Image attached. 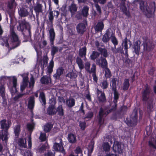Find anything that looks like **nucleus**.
<instances>
[{"mask_svg":"<svg viewBox=\"0 0 156 156\" xmlns=\"http://www.w3.org/2000/svg\"><path fill=\"white\" fill-rule=\"evenodd\" d=\"M105 76L106 78H109L111 76V72L109 69L107 67L104 68Z\"/></svg>","mask_w":156,"mask_h":156,"instance_id":"de8ad7c7","label":"nucleus"},{"mask_svg":"<svg viewBox=\"0 0 156 156\" xmlns=\"http://www.w3.org/2000/svg\"><path fill=\"white\" fill-rule=\"evenodd\" d=\"M24 156H32L31 153L30 151H27L24 154Z\"/></svg>","mask_w":156,"mask_h":156,"instance_id":"774afa93","label":"nucleus"},{"mask_svg":"<svg viewBox=\"0 0 156 156\" xmlns=\"http://www.w3.org/2000/svg\"><path fill=\"white\" fill-rule=\"evenodd\" d=\"M149 145L156 149V135L151 139V141L149 142Z\"/></svg>","mask_w":156,"mask_h":156,"instance_id":"c85d7f7f","label":"nucleus"},{"mask_svg":"<svg viewBox=\"0 0 156 156\" xmlns=\"http://www.w3.org/2000/svg\"><path fill=\"white\" fill-rule=\"evenodd\" d=\"M97 63L103 68L107 67L108 65L106 59L101 57L100 59L96 60Z\"/></svg>","mask_w":156,"mask_h":156,"instance_id":"2eb2a0df","label":"nucleus"},{"mask_svg":"<svg viewBox=\"0 0 156 156\" xmlns=\"http://www.w3.org/2000/svg\"><path fill=\"white\" fill-rule=\"evenodd\" d=\"M39 139L42 141H45L47 139L46 134L44 133H41Z\"/></svg>","mask_w":156,"mask_h":156,"instance_id":"5fc2aeb1","label":"nucleus"},{"mask_svg":"<svg viewBox=\"0 0 156 156\" xmlns=\"http://www.w3.org/2000/svg\"><path fill=\"white\" fill-rule=\"evenodd\" d=\"M154 103L153 102L150 103H148L147 105V110L148 112H151L153 111L154 109Z\"/></svg>","mask_w":156,"mask_h":156,"instance_id":"3c124183","label":"nucleus"},{"mask_svg":"<svg viewBox=\"0 0 156 156\" xmlns=\"http://www.w3.org/2000/svg\"><path fill=\"white\" fill-rule=\"evenodd\" d=\"M57 112L58 114L61 116L64 115V110L62 105H59L56 109V112Z\"/></svg>","mask_w":156,"mask_h":156,"instance_id":"4c0bfd02","label":"nucleus"},{"mask_svg":"<svg viewBox=\"0 0 156 156\" xmlns=\"http://www.w3.org/2000/svg\"><path fill=\"white\" fill-rule=\"evenodd\" d=\"M141 42L139 40H138L134 42L133 48L134 51L138 55H139L140 51V44Z\"/></svg>","mask_w":156,"mask_h":156,"instance_id":"f8f14e48","label":"nucleus"},{"mask_svg":"<svg viewBox=\"0 0 156 156\" xmlns=\"http://www.w3.org/2000/svg\"><path fill=\"white\" fill-rule=\"evenodd\" d=\"M80 126L81 129L84 130L86 127V124L84 122H80Z\"/></svg>","mask_w":156,"mask_h":156,"instance_id":"338daca9","label":"nucleus"},{"mask_svg":"<svg viewBox=\"0 0 156 156\" xmlns=\"http://www.w3.org/2000/svg\"><path fill=\"white\" fill-rule=\"evenodd\" d=\"M76 62L77 64L79 69L81 70L84 68V65L83 64V62L81 58L79 57H77L76 59Z\"/></svg>","mask_w":156,"mask_h":156,"instance_id":"b1692460","label":"nucleus"},{"mask_svg":"<svg viewBox=\"0 0 156 156\" xmlns=\"http://www.w3.org/2000/svg\"><path fill=\"white\" fill-rule=\"evenodd\" d=\"M97 94L99 101L104 102L105 101L106 99L105 94L103 92L97 89Z\"/></svg>","mask_w":156,"mask_h":156,"instance_id":"f3484780","label":"nucleus"},{"mask_svg":"<svg viewBox=\"0 0 156 156\" xmlns=\"http://www.w3.org/2000/svg\"><path fill=\"white\" fill-rule=\"evenodd\" d=\"M86 48L85 47H83L79 50V55L81 57L85 55L86 54Z\"/></svg>","mask_w":156,"mask_h":156,"instance_id":"a18cd8bd","label":"nucleus"},{"mask_svg":"<svg viewBox=\"0 0 156 156\" xmlns=\"http://www.w3.org/2000/svg\"><path fill=\"white\" fill-rule=\"evenodd\" d=\"M58 51V49L57 47H53L52 48L51 51V55L53 57H54V55L56 52Z\"/></svg>","mask_w":156,"mask_h":156,"instance_id":"864d4df0","label":"nucleus"},{"mask_svg":"<svg viewBox=\"0 0 156 156\" xmlns=\"http://www.w3.org/2000/svg\"><path fill=\"white\" fill-rule=\"evenodd\" d=\"M1 80V79H0V81ZM4 92H5V87L4 85L3 84L0 83V95H1L2 97H3L4 95Z\"/></svg>","mask_w":156,"mask_h":156,"instance_id":"37998d69","label":"nucleus"},{"mask_svg":"<svg viewBox=\"0 0 156 156\" xmlns=\"http://www.w3.org/2000/svg\"><path fill=\"white\" fill-rule=\"evenodd\" d=\"M93 115V112H88L87 115V116L85 118H88V119H90L91 118Z\"/></svg>","mask_w":156,"mask_h":156,"instance_id":"0e129e2a","label":"nucleus"},{"mask_svg":"<svg viewBox=\"0 0 156 156\" xmlns=\"http://www.w3.org/2000/svg\"><path fill=\"white\" fill-rule=\"evenodd\" d=\"M151 90L149 87L146 85L142 92V100L144 101H147L149 98V94Z\"/></svg>","mask_w":156,"mask_h":156,"instance_id":"6e6552de","label":"nucleus"},{"mask_svg":"<svg viewBox=\"0 0 156 156\" xmlns=\"http://www.w3.org/2000/svg\"><path fill=\"white\" fill-rule=\"evenodd\" d=\"M121 9L122 12L126 15L127 16H129L130 15V13L127 10L126 7L124 5L122 6L121 7Z\"/></svg>","mask_w":156,"mask_h":156,"instance_id":"8fccbe9b","label":"nucleus"},{"mask_svg":"<svg viewBox=\"0 0 156 156\" xmlns=\"http://www.w3.org/2000/svg\"><path fill=\"white\" fill-rule=\"evenodd\" d=\"M68 140L69 142L74 143L76 141V137L74 134H70L68 135Z\"/></svg>","mask_w":156,"mask_h":156,"instance_id":"c756f323","label":"nucleus"},{"mask_svg":"<svg viewBox=\"0 0 156 156\" xmlns=\"http://www.w3.org/2000/svg\"><path fill=\"white\" fill-rule=\"evenodd\" d=\"M26 140L25 138L20 139L18 142L19 145L20 147H26Z\"/></svg>","mask_w":156,"mask_h":156,"instance_id":"f704fd0d","label":"nucleus"},{"mask_svg":"<svg viewBox=\"0 0 156 156\" xmlns=\"http://www.w3.org/2000/svg\"><path fill=\"white\" fill-rule=\"evenodd\" d=\"M20 126L19 125L16 126L14 129V132L16 136H18L19 133L20 131Z\"/></svg>","mask_w":156,"mask_h":156,"instance_id":"09e8293b","label":"nucleus"},{"mask_svg":"<svg viewBox=\"0 0 156 156\" xmlns=\"http://www.w3.org/2000/svg\"><path fill=\"white\" fill-rule=\"evenodd\" d=\"M42 5L40 4H38L34 7V10L37 14L42 12Z\"/></svg>","mask_w":156,"mask_h":156,"instance_id":"cd10ccee","label":"nucleus"},{"mask_svg":"<svg viewBox=\"0 0 156 156\" xmlns=\"http://www.w3.org/2000/svg\"><path fill=\"white\" fill-rule=\"evenodd\" d=\"M28 108L31 110L34 108L35 105V100L34 96L29 97L27 100Z\"/></svg>","mask_w":156,"mask_h":156,"instance_id":"ddd939ff","label":"nucleus"},{"mask_svg":"<svg viewBox=\"0 0 156 156\" xmlns=\"http://www.w3.org/2000/svg\"><path fill=\"white\" fill-rule=\"evenodd\" d=\"M0 42H1V44L2 45H5L8 48H9V45L8 43L7 37H4L3 38H1Z\"/></svg>","mask_w":156,"mask_h":156,"instance_id":"c9c22d12","label":"nucleus"},{"mask_svg":"<svg viewBox=\"0 0 156 156\" xmlns=\"http://www.w3.org/2000/svg\"><path fill=\"white\" fill-rule=\"evenodd\" d=\"M19 14L21 17H24L27 16L29 12L27 9L22 8L19 11Z\"/></svg>","mask_w":156,"mask_h":156,"instance_id":"5701e85b","label":"nucleus"},{"mask_svg":"<svg viewBox=\"0 0 156 156\" xmlns=\"http://www.w3.org/2000/svg\"><path fill=\"white\" fill-rule=\"evenodd\" d=\"M106 114L104 113L103 110L102 108H101L99 113V122L101 126L104 123V117L105 116Z\"/></svg>","mask_w":156,"mask_h":156,"instance_id":"6ab92c4d","label":"nucleus"},{"mask_svg":"<svg viewBox=\"0 0 156 156\" xmlns=\"http://www.w3.org/2000/svg\"><path fill=\"white\" fill-rule=\"evenodd\" d=\"M135 115L134 116V119H133V122L134 123H133V124L132 125V124H130L131 126H132L134 125H136L137 122V113L136 112H135Z\"/></svg>","mask_w":156,"mask_h":156,"instance_id":"052dcab7","label":"nucleus"},{"mask_svg":"<svg viewBox=\"0 0 156 156\" xmlns=\"http://www.w3.org/2000/svg\"><path fill=\"white\" fill-rule=\"evenodd\" d=\"M52 126H53L52 124L48 123L44 126V130L46 132H48L51 130Z\"/></svg>","mask_w":156,"mask_h":156,"instance_id":"a19ab883","label":"nucleus"},{"mask_svg":"<svg viewBox=\"0 0 156 156\" xmlns=\"http://www.w3.org/2000/svg\"><path fill=\"white\" fill-rule=\"evenodd\" d=\"M104 24L102 22H99L95 26L94 29L96 31L101 32L103 29Z\"/></svg>","mask_w":156,"mask_h":156,"instance_id":"412c9836","label":"nucleus"},{"mask_svg":"<svg viewBox=\"0 0 156 156\" xmlns=\"http://www.w3.org/2000/svg\"><path fill=\"white\" fill-rule=\"evenodd\" d=\"M49 33L51 43V44H53V41L55 39V33L53 28H51L49 30Z\"/></svg>","mask_w":156,"mask_h":156,"instance_id":"4be33fe9","label":"nucleus"},{"mask_svg":"<svg viewBox=\"0 0 156 156\" xmlns=\"http://www.w3.org/2000/svg\"><path fill=\"white\" fill-rule=\"evenodd\" d=\"M54 66V62L52 60H51L49 63V65L48 67V71L49 73H51L53 71V68Z\"/></svg>","mask_w":156,"mask_h":156,"instance_id":"ea45409f","label":"nucleus"},{"mask_svg":"<svg viewBox=\"0 0 156 156\" xmlns=\"http://www.w3.org/2000/svg\"><path fill=\"white\" fill-rule=\"evenodd\" d=\"M112 149L115 152L121 153L122 152V149L120 143L118 141H115L112 147Z\"/></svg>","mask_w":156,"mask_h":156,"instance_id":"9b49d317","label":"nucleus"},{"mask_svg":"<svg viewBox=\"0 0 156 156\" xmlns=\"http://www.w3.org/2000/svg\"><path fill=\"white\" fill-rule=\"evenodd\" d=\"M64 69L62 68H59L57 70L56 73L53 76L55 79H59L60 76L63 73Z\"/></svg>","mask_w":156,"mask_h":156,"instance_id":"393cba45","label":"nucleus"},{"mask_svg":"<svg viewBox=\"0 0 156 156\" xmlns=\"http://www.w3.org/2000/svg\"><path fill=\"white\" fill-rule=\"evenodd\" d=\"M66 77H68L70 78H75L76 76V74L73 72H70L68 73L66 75Z\"/></svg>","mask_w":156,"mask_h":156,"instance_id":"13d9d810","label":"nucleus"},{"mask_svg":"<svg viewBox=\"0 0 156 156\" xmlns=\"http://www.w3.org/2000/svg\"><path fill=\"white\" fill-rule=\"evenodd\" d=\"M11 122L4 119L0 121V125L2 130L0 131V139L2 140H7L8 138V130L10 127Z\"/></svg>","mask_w":156,"mask_h":156,"instance_id":"f257e3e1","label":"nucleus"},{"mask_svg":"<svg viewBox=\"0 0 156 156\" xmlns=\"http://www.w3.org/2000/svg\"><path fill=\"white\" fill-rule=\"evenodd\" d=\"M28 75V73H27L20 74L23 78V81L20 85V90L21 92H23L27 86Z\"/></svg>","mask_w":156,"mask_h":156,"instance_id":"423d86ee","label":"nucleus"},{"mask_svg":"<svg viewBox=\"0 0 156 156\" xmlns=\"http://www.w3.org/2000/svg\"><path fill=\"white\" fill-rule=\"evenodd\" d=\"M40 100L42 105H45L46 102L45 95L43 92H41L39 96Z\"/></svg>","mask_w":156,"mask_h":156,"instance_id":"72a5a7b5","label":"nucleus"},{"mask_svg":"<svg viewBox=\"0 0 156 156\" xmlns=\"http://www.w3.org/2000/svg\"><path fill=\"white\" fill-rule=\"evenodd\" d=\"M66 104L69 107H72L74 105L75 100L72 98L67 99L66 102Z\"/></svg>","mask_w":156,"mask_h":156,"instance_id":"7c9ffc66","label":"nucleus"},{"mask_svg":"<svg viewBox=\"0 0 156 156\" xmlns=\"http://www.w3.org/2000/svg\"><path fill=\"white\" fill-rule=\"evenodd\" d=\"M49 20L52 22L53 19V11H51L49 12V15L48 16Z\"/></svg>","mask_w":156,"mask_h":156,"instance_id":"680f3d73","label":"nucleus"},{"mask_svg":"<svg viewBox=\"0 0 156 156\" xmlns=\"http://www.w3.org/2000/svg\"><path fill=\"white\" fill-rule=\"evenodd\" d=\"M77 7L76 5L73 3L71 4L69 7V10L72 15L73 14L74 12L77 10Z\"/></svg>","mask_w":156,"mask_h":156,"instance_id":"2f4dec72","label":"nucleus"},{"mask_svg":"<svg viewBox=\"0 0 156 156\" xmlns=\"http://www.w3.org/2000/svg\"><path fill=\"white\" fill-rule=\"evenodd\" d=\"M103 147L104 150L106 152L109 151L110 148V146L108 143H104L103 145Z\"/></svg>","mask_w":156,"mask_h":156,"instance_id":"c03bdc74","label":"nucleus"},{"mask_svg":"<svg viewBox=\"0 0 156 156\" xmlns=\"http://www.w3.org/2000/svg\"><path fill=\"white\" fill-rule=\"evenodd\" d=\"M90 63L88 62H86L85 64V68L86 69L88 72H90Z\"/></svg>","mask_w":156,"mask_h":156,"instance_id":"e2e57ef3","label":"nucleus"},{"mask_svg":"<svg viewBox=\"0 0 156 156\" xmlns=\"http://www.w3.org/2000/svg\"><path fill=\"white\" fill-rule=\"evenodd\" d=\"M140 9L147 16V17L150 18L153 16L155 11L154 4L153 6H150L148 7L145 2H141L140 3Z\"/></svg>","mask_w":156,"mask_h":156,"instance_id":"f03ea898","label":"nucleus"},{"mask_svg":"<svg viewBox=\"0 0 156 156\" xmlns=\"http://www.w3.org/2000/svg\"><path fill=\"white\" fill-rule=\"evenodd\" d=\"M124 47V49L126 51H127L128 47L127 45V40L126 38H125L124 40L122 43Z\"/></svg>","mask_w":156,"mask_h":156,"instance_id":"4d7b16f0","label":"nucleus"},{"mask_svg":"<svg viewBox=\"0 0 156 156\" xmlns=\"http://www.w3.org/2000/svg\"><path fill=\"white\" fill-rule=\"evenodd\" d=\"M89 7L87 6H84L83 7L81 11V14L84 17H86L88 15V11Z\"/></svg>","mask_w":156,"mask_h":156,"instance_id":"a878e982","label":"nucleus"},{"mask_svg":"<svg viewBox=\"0 0 156 156\" xmlns=\"http://www.w3.org/2000/svg\"><path fill=\"white\" fill-rule=\"evenodd\" d=\"M29 26V24L25 21H20L17 29L18 30L23 31L24 29L26 28Z\"/></svg>","mask_w":156,"mask_h":156,"instance_id":"dca6fc26","label":"nucleus"},{"mask_svg":"<svg viewBox=\"0 0 156 156\" xmlns=\"http://www.w3.org/2000/svg\"><path fill=\"white\" fill-rule=\"evenodd\" d=\"M11 39V42L13 44H17L15 47H17L19 44V41L18 37L14 31L11 30L10 31Z\"/></svg>","mask_w":156,"mask_h":156,"instance_id":"9d476101","label":"nucleus"},{"mask_svg":"<svg viewBox=\"0 0 156 156\" xmlns=\"http://www.w3.org/2000/svg\"><path fill=\"white\" fill-rule=\"evenodd\" d=\"M129 86V80L128 79H125L124 82L123 89L124 90L128 89Z\"/></svg>","mask_w":156,"mask_h":156,"instance_id":"e433bc0d","label":"nucleus"},{"mask_svg":"<svg viewBox=\"0 0 156 156\" xmlns=\"http://www.w3.org/2000/svg\"><path fill=\"white\" fill-rule=\"evenodd\" d=\"M100 86L103 89L107 88L108 84L106 80H104L100 81Z\"/></svg>","mask_w":156,"mask_h":156,"instance_id":"473e14b6","label":"nucleus"},{"mask_svg":"<svg viewBox=\"0 0 156 156\" xmlns=\"http://www.w3.org/2000/svg\"><path fill=\"white\" fill-rule=\"evenodd\" d=\"M41 82L42 83L48 84L51 82V79L50 76L43 77L41 79Z\"/></svg>","mask_w":156,"mask_h":156,"instance_id":"bb28decb","label":"nucleus"},{"mask_svg":"<svg viewBox=\"0 0 156 156\" xmlns=\"http://www.w3.org/2000/svg\"><path fill=\"white\" fill-rule=\"evenodd\" d=\"M41 48V46H34V48L36 51L37 56L38 58H39L40 56L41 55V52L40 51V48Z\"/></svg>","mask_w":156,"mask_h":156,"instance_id":"58836bf2","label":"nucleus"},{"mask_svg":"<svg viewBox=\"0 0 156 156\" xmlns=\"http://www.w3.org/2000/svg\"><path fill=\"white\" fill-rule=\"evenodd\" d=\"M112 33L108 31H107L106 33L103 35L102 39L103 41L104 42H107L111 38Z\"/></svg>","mask_w":156,"mask_h":156,"instance_id":"aec40b11","label":"nucleus"},{"mask_svg":"<svg viewBox=\"0 0 156 156\" xmlns=\"http://www.w3.org/2000/svg\"><path fill=\"white\" fill-rule=\"evenodd\" d=\"M16 84L17 79L15 76L9 77V82L8 85L12 96L17 92Z\"/></svg>","mask_w":156,"mask_h":156,"instance_id":"20e7f679","label":"nucleus"},{"mask_svg":"<svg viewBox=\"0 0 156 156\" xmlns=\"http://www.w3.org/2000/svg\"><path fill=\"white\" fill-rule=\"evenodd\" d=\"M16 5V2L14 1V0H12L8 3V6L11 9L14 7H15Z\"/></svg>","mask_w":156,"mask_h":156,"instance_id":"603ef678","label":"nucleus"},{"mask_svg":"<svg viewBox=\"0 0 156 156\" xmlns=\"http://www.w3.org/2000/svg\"><path fill=\"white\" fill-rule=\"evenodd\" d=\"M57 142L59 141V143H54L53 145V149L56 151H59L62 153L64 152L63 147L62 145V140L58 138L56 139Z\"/></svg>","mask_w":156,"mask_h":156,"instance_id":"1a4fd4ad","label":"nucleus"},{"mask_svg":"<svg viewBox=\"0 0 156 156\" xmlns=\"http://www.w3.org/2000/svg\"><path fill=\"white\" fill-rule=\"evenodd\" d=\"M116 78H112L110 84L111 87L113 91L114 100V103L116 104L117 102V100L119 98V94L116 90Z\"/></svg>","mask_w":156,"mask_h":156,"instance_id":"39448f33","label":"nucleus"},{"mask_svg":"<svg viewBox=\"0 0 156 156\" xmlns=\"http://www.w3.org/2000/svg\"><path fill=\"white\" fill-rule=\"evenodd\" d=\"M35 83V81L34 78L33 76L32 75H31L30 78V81L29 82V85L28 87V89H29L28 91H27V93L28 94L30 93V91L32 90L34 87V86Z\"/></svg>","mask_w":156,"mask_h":156,"instance_id":"a211bd4d","label":"nucleus"},{"mask_svg":"<svg viewBox=\"0 0 156 156\" xmlns=\"http://www.w3.org/2000/svg\"><path fill=\"white\" fill-rule=\"evenodd\" d=\"M34 126V124L33 122L29 123L27 125V128L29 130H32Z\"/></svg>","mask_w":156,"mask_h":156,"instance_id":"bf43d9fd","label":"nucleus"},{"mask_svg":"<svg viewBox=\"0 0 156 156\" xmlns=\"http://www.w3.org/2000/svg\"><path fill=\"white\" fill-rule=\"evenodd\" d=\"M101 55L105 57H107L108 55L107 51L105 49H102L101 51Z\"/></svg>","mask_w":156,"mask_h":156,"instance_id":"6e6d98bb","label":"nucleus"},{"mask_svg":"<svg viewBox=\"0 0 156 156\" xmlns=\"http://www.w3.org/2000/svg\"><path fill=\"white\" fill-rule=\"evenodd\" d=\"M28 146L29 147L31 148L32 145L31 140V137L30 135H29L28 136Z\"/></svg>","mask_w":156,"mask_h":156,"instance_id":"69168bd1","label":"nucleus"},{"mask_svg":"<svg viewBox=\"0 0 156 156\" xmlns=\"http://www.w3.org/2000/svg\"><path fill=\"white\" fill-rule=\"evenodd\" d=\"M99 53L95 51H93L92 54L90 56L91 59L94 60L99 56Z\"/></svg>","mask_w":156,"mask_h":156,"instance_id":"49530a36","label":"nucleus"},{"mask_svg":"<svg viewBox=\"0 0 156 156\" xmlns=\"http://www.w3.org/2000/svg\"><path fill=\"white\" fill-rule=\"evenodd\" d=\"M111 41L114 44V46L117 45L118 44V41L117 39L115 37L114 34L112 33L111 36Z\"/></svg>","mask_w":156,"mask_h":156,"instance_id":"79ce46f5","label":"nucleus"},{"mask_svg":"<svg viewBox=\"0 0 156 156\" xmlns=\"http://www.w3.org/2000/svg\"><path fill=\"white\" fill-rule=\"evenodd\" d=\"M77 32L80 34H83L86 30L85 24L83 23L79 24L76 27Z\"/></svg>","mask_w":156,"mask_h":156,"instance_id":"4468645a","label":"nucleus"},{"mask_svg":"<svg viewBox=\"0 0 156 156\" xmlns=\"http://www.w3.org/2000/svg\"><path fill=\"white\" fill-rule=\"evenodd\" d=\"M49 103L51 105L48 108L47 110V112L50 115H53L56 114V109H55V101L54 99L50 100Z\"/></svg>","mask_w":156,"mask_h":156,"instance_id":"0eeeda50","label":"nucleus"},{"mask_svg":"<svg viewBox=\"0 0 156 156\" xmlns=\"http://www.w3.org/2000/svg\"><path fill=\"white\" fill-rule=\"evenodd\" d=\"M143 49L144 51H149L152 50L154 47L152 41L146 37H143Z\"/></svg>","mask_w":156,"mask_h":156,"instance_id":"7ed1b4c3","label":"nucleus"}]
</instances>
